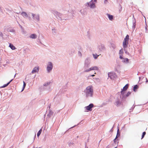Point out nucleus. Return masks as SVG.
<instances>
[{"mask_svg": "<svg viewBox=\"0 0 148 148\" xmlns=\"http://www.w3.org/2000/svg\"><path fill=\"white\" fill-rule=\"evenodd\" d=\"M107 16H108V17L110 20H112L113 18V16L112 15L109 14H107Z\"/></svg>", "mask_w": 148, "mask_h": 148, "instance_id": "nucleus-11", "label": "nucleus"}, {"mask_svg": "<svg viewBox=\"0 0 148 148\" xmlns=\"http://www.w3.org/2000/svg\"><path fill=\"white\" fill-rule=\"evenodd\" d=\"M129 85L128 84H126L125 86H124L122 90L121 91V94L123 95L124 93V91L126 90L128 88Z\"/></svg>", "mask_w": 148, "mask_h": 148, "instance_id": "nucleus-5", "label": "nucleus"}, {"mask_svg": "<svg viewBox=\"0 0 148 148\" xmlns=\"http://www.w3.org/2000/svg\"><path fill=\"white\" fill-rule=\"evenodd\" d=\"M97 0H91V1L90 2V3H91V2H96Z\"/></svg>", "mask_w": 148, "mask_h": 148, "instance_id": "nucleus-27", "label": "nucleus"}, {"mask_svg": "<svg viewBox=\"0 0 148 148\" xmlns=\"http://www.w3.org/2000/svg\"><path fill=\"white\" fill-rule=\"evenodd\" d=\"M119 11H120V12L122 10V7L120 6L119 7Z\"/></svg>", "mask_w": 148, "mask_h": 148, "instance_id": "nucleus-28", "label": "nucleus"}, {"mask_svg": "<svg viewBox=\"0 0 148 148\" xmlns=\"http://www.w3.org/2000/svg\"><path fill=\"white\" fill-rule=\"evenodd\" d=\"M90 68L89 69H87V70H85L84 72H89V71H90Z\"/></svg>", "mask_w": 148, "mask_h": 148, "instance_id": "nucleus-26", "label": "nucleus"}, {"mask_svg": "<svg viewBox=\"0 0 148 148\" xmlns=\"http://www.w3.org/2000/svg\"><path fill=\"white\" fill-rule=\"evenodd\" d=\"M21 15L25 17H28L27 14H26L25 12H23L21 13Z\"/></svg>", "mask_w": 148, "mask_h": 148, "instance_id": "nucleus-12", "label": "nucleus"}, {"mask_svg": "<svg viewBox=\"0 0 148 148\" xmlns=\"http://www.w3.org/2000/svg\"><path fill=\"white\" fill-rule=\"evenodd\" d=\"M85 92L87 97H92L93 93L92 86H89L87 87L85 90Z\"/></svg>", "mask_w": 148, "mask_h": 148, "instance_id": "nucleus-1", "label": "nucleus"}, {"mask_svg": "<svg viewBox=\"0 0 148 148\" xmlns=\"http://www.w3.org/2000/svg\"><path fill=\"white\" fill-rule=\"evenodd\" d=\"M39 67H35L32 70V73H34L36 72H38L39 71Z\"/></svg>", "mask_w": 148, "mask_h": 148, "instance_id": "nucleus-7", "label": "nucleus"}, {"mask_svg": "<svg viewBox=\"0 0 148 148\" xmlns=\"http://www.w3.org/2000/svg\"><path fill=\"white\" fill-rule=\"evenodd\" d=\"M23 89L22 90V91H23V90H24V88H25V87L26 86V84L25 83V82H24V81L23 82Z\"/></svg>", "mask_w": 148, "mask_h": 148, "instance_id": "nucleus-20", "label": "nucleus"}, {"mask_svg": "<svg viewBox=\"0 0 148 148\" xmlns=\"http://www.w3.org/2000/svg\"><path fill=\"white\" fill-rule=\"evenodd\" d=\"M138 88V86L137 85H135L133 88V90L135 91Z\"/></svg>", "mask_w": 148, "mask_h": 148, "instance_id": "nucleus-19", "label": "nucleus"}, {"mask_svg": "<svg viewBox=\"0 0 148 148\" xmlns=\"http://www.w3.org/2000/svg\"><path fill=\"white\" fill-rule=\"evenodd\" d=\"M9 47L12 50H14L16 49L15 47L12 44H10Z\"/></svg>", "mask_w": 148, "mask_h": 148, "instance_id": "nucleus-15", "label": "nucleus"}, {"mask_svg": "<svg viewBox=\"0 0 148 148\" xmlns=\"http://www.w3.org/2000/svg\"><path fill=\"white\" fill-rule=\"evenodd\" d=\"M94 106V105L93 104L91 103L90 104L89 106H86L85 107V108L86 110H89L91 111L92 109V108H93Z\"/></svg>", "mask_w": 148, "mask_h": 148, "instance_id": "nucleus-4", "label": "nucleus"}, {"mask_svg": "<svg viewBox=\"0 0 148 148\" xmlns=\"http://www.w3.org/2000/svg\"><path fill=\"white\" fill-rule=\"evenodd\" d=\"M12 80L13 79H12L9 82H8L7 84H5L4 85H3V86L1 87V88H5V87H6L10 84V83Z\"/></svg>", "mask_w": 148, "mask_h": 148, "instance_id": "nucleus-14", "label": "nucleus"}, {"mask_svg": "<svg viewBox=\"0 0 148 148\" xmlns=\"http://www.w3.org/2000/svg\"><path fill=\"white\" fill-rule=\"evenodd\" d=\"M53 68L52 64L51 62H49L48 63L47 67V69L48 72L50 71Z\"/></svg>", "mask_w": 148, "mask_h": 148, "instance_id": "nucleus-3", "label": "nucleus"}, {"mask_svg": "<svg viewBox=\"0 0 148 148\" xmlns=\"http://www.w3.org/2000/svg\"><path fill=\"white\" fill-rule=\"evenodd\" d=\"M115 104L117 106H119L122 104L121 102L118 99L115 102Z\"/></svg>", "mask_w": 148, "mask_h": 148, "instance_id": "nucleus-8", "label": "nucleus"}, {"mask_svg": "<svg viewBox=\"0 0 148 148\" xmlns=\"http://www.w3.org/2000/svg\"><path fill=\"white\" fill-rule=\"evenodd\" d=\"M32 15L33 16V18L34 19H36L37 20L39 21V16L38 15H35V14L32 13Z\"/></svg>", "mask_w": 148, "mask_h": 148, "instance_id": "nucleus-6", "label": "nucleus"}, {"mask_svg": "<svg viewBox=\"0 0 148 148\" xmlns=\"http://www.w3.org/2000/svg\"><path fill=\"white\" fill-rule=\"evenodd\" d=\"M120 136V133L119 132V130L118 129L117 131V134L116 137L118 138Z\"/></svg>", "mask_w": 148, "mask_h": 148, "instance_id": "nucleus-16", "label": "nucleus"}, {"mask_svg": "<svg viewBox=\"0 0 148 148\" xmlns=\"http://www.w3.org/2000/svg\"><path fill=\"white\" fill-rule=\"evenodd\" d=\"M123 62H125L128 63L129 62V59L127 58H125L123 60Z\"/></svg>", "mask_w": 148, "mask_h": 148, "instance_id": "nucleus-18", "label": "nucleus"}, {"mask_svg": "<svg viewBox=\"0 0 148 148\" xmlns=\"http://www.w3.org/2000/svg\"><path fill=\"white\" fill-rule=\"evenodd\" d=\"M88 5L91 8H94L95 6V4L94 3H93V2H91V3H90V2H89V3H88Z\"/></svg>", "mask_w": 148, "mask_h": 148, "instance_id": "nucleus-9", "label": "nucleus"}, {"mask_svg": "<svg viewBox=\"0 0 148 148\" xmlns=\"http://www.w3.org/2000/svg\"><path fill=\"white\" fill-rule=\"evenodd\" d=\"M146 132H143V134L142 136V137H141V139H142L144 137V136H145V135L146 134Z\"/></svg>", "mask_w": 148, "mask_h": 148, "instance_id": "nucleus-21", "label": "nucleus"}, {"mask_svg": "<svg viewBox=\"0 0 148 148\" xmlns=\"http://www.w3.org/2000/svg\"><path fill=\"white\" fill-rule=\"evenodd\" d=\"M129 38V36L128 35H127L124 39L123 44V47L124 48H126L127 47L128 43Z\"/></svg>", "mask_w": 148, "mask_h": 148, "instance_id": "nucleus-2", "label": "nucleus"}, {"mask_svg": "<svg viewBox=\"0 0 148 148\" xmlns=\"http://www.w3.org/2000/svg\"><path fill=\"white\" fill-rule=\"evenodd\" d=\"M98 69H99L98 67L96 66L92 67L90 68V71L94 70H98Z\"/></svg>", "mask_w": 148, "mask_h": 148, "instance_id": "nucleus-10", "label": "nucleus"}, {"mask_svg": "<svg viewBox=\"0 0 148 148\" xmlns=\"http://www.w3.org/2000/svg\"><path fill=\"white\" fill-rule=\"evenodd\" d=\"M119 58L121 59H123L122 56L121 55L120 56Z\"/></svg>", "mask_w": 148, "mask_h": 148, "instance_id": "nucleus-29", "label": "nucleus"}, {"mask_svg": "<svg viewBox=\"0 0 148 148\" xmlns=\"http://www.w3.org/2000/svg\"><path fill=\"white\" fill-rule=\"evenodd\" d=\"M93 56L94 58L95 59H96L99 56V55H97V54H95V55L94 54H93Z\"/></svg>", "mask_w": 148, "mask_h": 148, "instance_id": "nucleus-22", "label": "nucleus"}, {"mask_svg": "<svg viewBox=\"0 0 148 148\" xmlns=\"http://www.w3.org/2000/svg\"><path fill=\"white\" fill-rule=\"evenodd\" d=\"M42 132V130L41 129L39 130V131L38 132V133H37V135L38 137L40 135Z\"/></svg>", "mask_w": 148, "mask_h": 148, "instance_id": "nucleus-17", "label": "nucleus"}, {"mask_svg": "<svg viewBox=\"0 0 148 148\" xmlns=\"http://www.w3.org/2000/svg\"><path fill=\"white\" fill-rule=\"evenodd\" d=\"M91 76H92V77H93V76H95V75H91Z\"/></svg>", "mask_w": 148, "mask_h": 148, "instance_id": "nucleus-30", "label": "nucleus"}, {"mask_svg": "<svg viewBox=\"0 0 148 148\" xmlns=\"http://www.w3.org/2000/svg\"><path fill=\"white\" fill-rule=\"evenodd\" d=\"M148 82V80H147V79H146V82Z\"/></svg>", "mask_w": 148, "mask_h": 148, "instance_id": "nucleus-31", "label": "nucleus"}, {"mask_svg": "<svg viewBox=\"0 0 148 148\" xmlns=\"http://www.w3.org/2000/svg\"><path fill=\"white\" fill-rule=\"evenodd\" d=\"M123 53V49H121L120 50V51H119V54H122Z\"/></svg>", "mask_w": 148, "mask_h": 148, "instance_id": "nucleus-25", "label": "nucleus"}, {"mask_svg": "<svg viewBox=\"0 0 148 148\" xmlns=\"http://www.w3.org/2000/svg\"><path fill=\"white\" fill-rule=\"evenodd\" d=\"M131 94V92H130V91H129L127 92L126 95V97H128Z\"/></svg>", "mask_w": 148, "mask_h": 148, "instance_id": "nucleus-24", "label": "nucleus"}, {"mask_svg": "<svg viewBox=\"0 0 148 148\" xmlns=\"http://www.w3.org/2000/svg\"><path fill=\"white\" fill-rule=\"evenodd\" d=\"M117 138H116V137L114 139V143H115V144H116V143H118V142H117V140H117Z\"/></svg>", "mask_w": 148, "mask_h": 148, "instance_id": "nucleus-23", "label": "nucleus"}, {"mask_svg": "<svg viewBox=\"0 0 148 148\" xmlns=\"http://www.w3.org/2000/svg\"><path fill=\"white\" fill-rule=\"evenodd\" d=\"M30 38H36V34H32L30 36Z\"/></svg>", "mask_w": 148, "mask_h": 148, "instance_id": "nucleus-13", "label": "nucleus"}]
</instances>
